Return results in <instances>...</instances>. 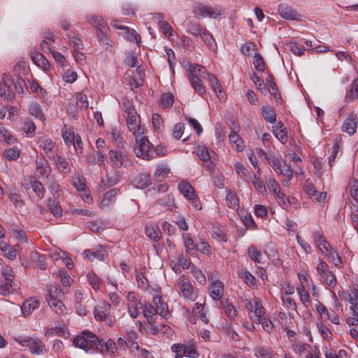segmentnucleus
<instances>
[{"mask_svg":"<svg viewBox=\"0 0 358 358\" xmlns=\"http://www.w3.org/2000/svg\"><path fill=\"white\" fill-rule=\"evenodd\" d=\"M186 26L187 31L189 34L194 36L196 38H201L211 50H217V44L213 36L200 23L189 21Z\"/></svg>","mask_w":358,"mask_h":358,"instance_id":"nucleus-1","label":"nucleus"},{"mask_svg":"<svg viewBox=\"0 0 358 358\" xmlns=\"http://www.w3.org/2000/svg\"><path fill=\"white\" fill-rule=\"evenodd\" d=\"M73 344L75 347L85 352H94L97 350L99 338L94 333L90 331H83L73 339Z\"/></svg>","mask_w":358,"mask_h":358,"instance_id":"nucleus-2","label":"nucleus"},{"mask_svg":"<svg viewBox=\"0 0 358 358\" xmlns=\"http://www.w3.org/2000/svg\"><path fill=\"white\" fill-rule=\"evenodd\" d=\"M108 155L109 159L115 168L124 167L128 169L134 165L129 153L124 149L110 150Z\"/></svg>","mask_w":358,"mask_h":358,"instance_id":"nucleus-3","label":"nucleus"},{"mask_svg":"<svg viewBox=\"0 0 358 358\" xmlns=\"http://www.w3.org/2000/svg\"><path fill=\"white\" fill-rule=\"evenodd\" d=\"M152 145L145 136L136 138L134 152L136 155L143 159L150 160L155 157Z\"/></svg>","mask_w":358,"mask_h":358,"instance_id":"nucleus-4","label":"nucleus"},{"mask_svg":"<svg viewBox=\"0 0 358 358\" xmlns=\"http://www.w3.org/2000/svg\"><path fill=\"white\" fill-rule=\"evenodd\" d=\"M127 125L135 138L140 137L144 133V129L140 124V117L134 109L127 110Z\"/></svg>","mask_w":358,"mask_h":358,"instance_id":"nucleus-5","label":"nucleus"},{"mask_svg":"<svg viewBox=\"0 0 358 358\" xmlns=\"http://www.w3.org/2000/svg\"><path fill=\"white\" fill-rule=\"evenodd\" d=\"M194 12L196 17H201L202 18L208 17L216 19L224 13V10L221 7H213L199 3L194 7Z\"/></svg>","mask_w":358,"mask_h":358,"instance_id":"nucleus-6","label":"nucleus"},{"mask_svg":"<svg viewBox=\"0 0 358 358\" xmlns=\"http://www.w3.org/2000/svg\"><path fill=\"white\" fill-rule=\"evenodd\" d=\"M24 347H27L32 354L42 355L46 352L43 341L40 338L26 337L19 341Z\"/></svg>","mask_w":358,"mask_h":358,"instance_id":"nucleus-7","label":"nucleus"},{"mask_svg":"<svg viewBox=\"0 0 358 358\" xmlns=\"http://www.w3.org/2000/svg\"><path fill=\"white\" fill-rule=\"evenodd\" d=\"M177 286L185 298L192 301L195 300L196 294L194 292L189 279L185 275H180L177 280Z\"/></svg>","mask_w":358,"mask_h":358,"instance_id":"nucleus-8","label":"nucleus"},{"mask_svg":"<svg viewBox=\"0 0 358 358\" xmlns=\"http://www.w3.org/2000/svg\"><path fill=\"white\" fill-rule=\"evenodd\" d=\"M178 189L186 199L192 201V205L196 209H201V206L196 199V196L194 194V189L188 182L182 181L180 182L178 185Z\"/></svg>","mask_w":358,"mask_h":358,"instance_id":"nucleus-9","label":"nucleus"},{"mask_svg":"<svg viewBox=\"0 0 358 358\" xmlns=\"http://www.w3.org/2000/svg\"><path fill=\"white\" fill-rule=\"evenodd\" d=\"M357 124L358 121L357 114L355 113H350L344 121L341 129L349 135H353L356 132Z\"/></svg>","mask_w":358,"mask_h":358,"instance_id":"nucleus-10","label":"nucleus"},{"mask_svg":"<svg viewBox=\"0 0 358 358\" xmlns=\"http://www.w3.org/2000/svg\"><path fill=\"white\" fill-rule=\"evenodd\" d=\"M278 11L280 15L286 20H297L301 16L295 10L285 3H280Z\"/></svg>","mask_w":358,"mask_h":358,"instance_id":"nucleus-11","label":"nucleus"},{"mask_svg":"<svg viewBox=\"0 0 358 358\" xmlns=\"http://www.w3.org/2000/svg\"><path fill=\"white\" fill-rule=\"evenodd\" d=\"M110 32L109 27L105 26L102 28L96 30V36L99 42V44L107 49L111 46L112 41L110 40L108 33Z\"/></svg>","mask_w":358,"mask_h":358,"instance_id":"nucleus-12","label":"nucleus"},{"mask_svg":"<svg viewBox=\"0 0 358 358\" xmlns=\"http://www.w3.org/2000/svg\"><path fill=\"white\" fill-rule=\"evenodd\" d=\"M110 310V305L103 302L95 307L94 310V317L100 322L106 321L108 319V315Z\"/></svg>","mask_w":358,"mask_h":358,"instance_id":"nucleus-13","label":"nucleus"},{"mask_svg":"<svg viewBox=\"0 0 358 358\" xmlns=\"http://www.w3.org/2000/svg\"><path fill=\"white\" fill-rule=\"evenodd\" d=\"M36 169L35 174L37 177L48 178L50 173L51 168L48 162L43 157L38 158L36 160Z\"/></svg>","mask_w":358,"mask_h":358,"instance_id":"nucleus-14","label":"nucleus"},{"mask_svg":"<svg viewBox=\"0 0 358 358\" xmlns=\"http://www.w3.org/2000/svg\"><path fill=\"white\" fill-rule=\"evenodd\" d=\"M87 162L92 165L98 164L99 166H105L108 164V158L101 150H96V155H87L86 156Z\"/></svg>","mask_w":358,"mask_h":358,"instance_id":"nucleus-15","label":"nucleus"},{"mask_svg":"<svg viewBox=\"0 0 358 358\" xmlns=\"http://www.w3.org/2000/svg\"><path fill=\"white\" fill-rule=\"evenodd\" d=\"M83 255L85 258L89 259H97L99 260H103L105 257L107 255L106 248L102 245H99L97 248L84 250Z\"/></svg>","mask_w":358,"mask_h":358,"instance_id":"nucleus-16","label":"nucleus"},{"mask_svg":"<svg viewBox=\"0 0 358 358\" xmlns=\"http://www.w3.org/2000/svg\"><path fill=\"white\" fill-rule=\"evenodd\" d=\"M40 146L42 148L44 154L48 158H53L56 155L57 149L56 144L50 138H44L40 141Z\"/></svg>","mask_w":358,"mask_h":358,"instance_id":"nucleus-17","label":"nucleus"},{"mask_svg":"<svg viewBox=\"0 0 358 358\" xmlns=\"http://www.w3.org/2000/svg\"><path fill=\"white\" fill-rule=\"evenodd\" d=\"M17 286L13 284L12 278H5L0 280V294L7 296L17 291Z\"/></svg>","mask_w":358,"mask_h":358,"instance_id":"nucleus-18","label":"nucleus"},{"mask_svg":"<svg viewBox=\"0 0 358 358\" xmlns=\"http://www.w3.org/2000/svg\"><path fill=\"white\" fill-rule=\"evenodd\" d=\"M119 192L117 189H112L108 191L103 197L99 207L101 209H106L109 208L116 200V196Z\"/></svg>","mask_w":358,"mask_h":358,"instance_id":"nucleus-19","label":"nucleus"},{"mask_svg":"<svg viewBox=\"0 0 358 358\" xmlns=\"http://www.w3.org/2000/svg\"><path fill=\"white\" fill-rule=\"evenodd\" d=\"M273 133L275 136L282 143L287 142V129L283 122L279 121L273 127Z\"/></svg>","mask_w":358,"mask_h":358,"instance_id":"nucleus-20","label":"nucleus"},{"mask_svg":"<svg viewBox=\"0 0 358 358\" xmlns=\"http://www.w3.org/2000/svg\"><path fill=\"white\" fill-rule=\"evenodd\" d=\"M116 343L112 340L108 339L107 341H103V340L99 339V344L97 346V351L101 353H111L113 354L115 351L117 350Z\"/></svg>","mask_w":358,"mask_h":358,"instance_id":"nucleus-21","label":"nucleus"},{"mask_svg":"<svg viewBox=\"0 0 358 358\" xmlns=\"http://www.w3.org/2000/svg\"><path fill=\"white\" fill-rule=\"evenodd\" d=\"M210 296L213 300L217 301L220 300L224 292V285L220 280H216L213 282L210 288Z\"/></svg>","mask_w":358,"mask_h":358,"instance_id":"nucleus-22","label":"nucleus"},{"mask_svg":"<svg viewBox=\"0 0 358 358\" xmlns=\"http://www.w3.org/2000/svg\"><path fill=\"white\" fill-rule=\"evenodd\" d=\"M40 302L34 298H29L24 301L21 310L24 315H29L35 309L38 308Z\"/></svg>","mask_w":358,"mask_h":358,"instance_id":"nucleus-23","label":"nucleus"},{"mask_svg":"<svg viewBox=\"0 0 358 358\" xmlns=\"http://www.w3.org/2000/svg\"><path fill=\"white\" fill-rule=\"evenodd\" d=\"M153 303L155 306L157 315L159 314L163 317H167L170 313L168 310V306L162 301L161 296H155L153 298Z\"/></svg>","mask_w":358,"mask_h":358,"instance_id":"nucleus-24","label":"nucleus"},{"mask_svg":"<svg viewBox=\"0 0 358 358\" xmlns=\"http://www.w3.org/2000/svg\"><path fill=\"white\" fill-rule=\"evenodd\" d=\"M192 87L194 89V92L199 94V95H203L206 93L205 87L201 83V77H196L192 76H187Z\"/></svg>","mask_w":358,"mask_h":358,"instance_id":"nucleus-25","label":"nucleus"},{"mask_svg":"<svg viewBox=\"0 0 358 358\" xmlns=\"http://www.w3.org/2000/svg\"><path fill=\"white\" fill-rule=\"evenodd\" d=\"M143 311L145 317H146L149 324L155 323L157 317V311L155 307L150 303L143 305Z\"/></svg>","mask_w":358,"mask_h":358,"instance_id":"nucleus-26","label":"nucleus"},{"mask_svg":"<svg viewBox=\"0 0 358 358\" xmlns=\"http://www.w3.org/2000/svg\"><path fill=\"white\" fill-rule=\"evenodd\" d=\"M229 142L233 149L241 151L244 149L245 144L243 139L234 131H231L229 135Z\"/></svg>","mask_w":358,"mask_h":358,"instance_id":"nucleus-27","label":"nucleus"},{"mask_svg":"<svg viewBox=\"0 0 358 358\" xmlns=\"http://www.w3.org/2000/svg\"><path fill=\"white\" fill-rule=\"evenodd\" d=\"M220 306L224 309V314L231 320H234L237 317V310L227 299L220 301Z\"/></svg>","mask_w":358,"mask_h":358,"instance_id":"nucleus-28","label":"nucleus"},{"mask_svg":"<svg viewBox=\"0 0 358 358\" xmlns=\"http://www.w3.org/2000/svg\"><path fill=\"white\" fill-rule=\"evenodd\" d=\"M182 240L185 251L189 255H194L196 251V245L189 234H183Z\"/></svg>","mask_w":358,"mask_h":358,"instance_id":"nucleus-29","label":"nucleus"},{"mask_svg":"<svg viewBox=\"0 0 358 358\" xmlns=\"http://www.w3.org/2000/svg\"><path fill=\"white\" fill-rule=\"evenodd\" d=\"M31 57L33 62L42 69L46 71L50 68L49 62L41 53L36 52Z\"/></svg>","mask_w":358,"mask_h":358,"instance_id":"nucleus-30","label":"nucleus"},{"mask_svg":"<svg viewBox=\"0 0 358 358\" xmlns=\"http://www.w3.org/2000/svg\"><path fill=\"white\" fill-rule=\"evenodd\" d=\"M47 301L64 298V292L55 285L48 286V294L45 296Z\"/></svg>","mask_w":358,"mask_h":358,"instance_id":"nucleus-31","label":"nucleus"},{"mask_svg":"<svg viewBox=\"0 0 358 358\" xmlns=\"http://www.w3.org/2000/svg\"><path fill=\"white\" fill-rule=\"evenodd\" d=\"M254 308L255 318L253 319V322L260 324L262 319L265 317V309L262 302L257 299L255 301Z\"/></svg>","mask_w":358,"mask_h":358,"instance_id":"nucleus-32","label":"nucleus"},{"mask_svg":"<svg viewBox=\"0 0 358 358\" xmlns=\"http://www.w3.org/2000/svg\"><path fill=\"white\" fill-rule=\"evenodd\" d=\"M206 73H209L206 68L203 66L199 64H194L193 66H189V71L187 73V76H192L196 77H201L203 80L207 79V78L204 76Z\"/></svg>","mask_w":358,"mask_h":358,"instance_id":"nucleus-33","label":"nucleus"},{"mask_svg":"<svg viewBox=\"0 0 358 358\" xmlns=\"http://www.w3.org/2000/svg\"><path fill=\"white\" fill-rule=\"evenodd\" d=\"M320 277L321 282L329 288H334L336 286V277L332 271H329L328 274H322Z\"/></svg>","mask_w":358,"mask_h":358,"instance_id":"nucleus-34","label":"nucleus"},{"mask_svg":"<svg viewBox=\"0 0 358 358\" xmlns=\"http://www.w3.org/2000/svg\"><path fill=\"white\" fill-rule=\"evenodd\" d=\"M134 182L137 187L145 188L151 184L150 176L148 173H140L134 179Z\"/></svg>","mask_w":358,"mask_h":358,"instance_id":"nucleus-35","label":"nucleus"},{"mask_svg":"<svg viewBox=\"0 0 358 358\" xmlns=\"http://www.w3.org/2000/svg\"><path fill=\"white\" fill-rule=\"evenodd\" d=\"M313 239L316 243L318 247L322 246V249L325 252H329L330 250L331 245L326 240V238L323 236V234L321 231H315L313 234Z\"/></svg>","mask_w":358,"mask_h":358,"instance_id":"nucleus-36","label":"nucleus"},{"mask_svg":"<svg viewBox=\"0 0 358 358\" xmlns=\"http://www.w3.org/2000/svg\"><path fill=\"white\" fill-rule=\"evenodd\" d=\"M255 355L257 358H273L275 352L269 347L260 346L255 348Z\"/></svg>","mask_w":358,"mask_h":358,"instance_id":"nucleus-37","label":"nucleus"},{"mask_svg":"<svg viewBox=\"0 0 358 358\" xmlns=\"http://www.w3.org/2000/svg\"><path fill=\"white\" fill-rule=\"evenodd\" d=\"M85 18L87 22L96 28V30L102 28V27L107 26V24L104 22L103 17L101 16L87 15H86Z\"/></svg>","mask_w":358,"mask_h":358,"instance_id":"nucleus-38","label":"nucleus"},{"mask_svg":"<svg viewBox=\"0 0 358 358\" xmlns=\"http://www.w3.org/2000/svg\"><path fill=\"white\" fill-rule=\"evenodd\" d=\"M0 96L2 99L12 101L15 95L11 92L10 86L6 82L0 83Z\"/></svg>","mask_w":358,"mask_h":358,"instance_id":"nucleus-39","label":"nucleus"},{"mask_svg":"<svg viewBox=\"0 0 358 358\" xmlns=\"http://www.w3.org/2000/svg\"><path fill=\"white\" fill-rule=\"evenodd\" d=\"M57 169L62 173L69 172L70 168L68 162L63 157L56 155L52 158Z\"/></svg>","mask_w":358,"mask_h":358,"instance_id":"nucleus-40","label":"nucleus"},{"mask_svg":"<svg viewBox=\"0 0 358 358\" xmlns=\"http://www.w3.org/2000/svg\"><path fill=\"white\" fill-rule=\"evenodd\" d=\"M262 114L267 122L273 124L276 122V113L273 108L262 106Z\"/></svg>","mask_w":358,"mask_h":358,"instance_id":"nucleus-41","label":"nucleus"},{"mask_svg":"<svg viewBox=\"0 0 358 358\" xmlns=\"http://www.w3.org/2000/svg\"><path fill=\"white\" fill-rule=\"evenodd\" d=\"M62 299H58L56 300L52 299L50 301H48L50 308L58 315L63 314L66 309L65 306L62 302Z\"/></svg>","mask_w":358,"mask_h":358,"instance_id":"nucleus-42","label":"nucleus"},{"mask_svg":"<svg viewBox=\"0 0 358 358\" xmlns=\"http://www.w3.org/2000/svg\"><path fill=\"white\" fill-rule=\"evenodd\" d=\"M204 76L207 78L206 80L209 82L213 90L217 94V95H218V93L220 94L222 92V88L217 77L211 73H206Z\"/></svg>","mask_w":358,"mask_h":358,"instance_id":"nucleus-43","label":"nucleus"},{"mask_svg":"<svg viewBox=\"0 0 358 358\" xmlns=\"http://www.w3.org/2000/svg\"><path fill=\"white\" fill-rule=\"evenodd\" d=\"M327 257L329 258L330 261L338 268L342 267L343 261L341 257L338 255L337 251L333 248H330L329 252H326Z\"/></svg>","mask_w":358,"mask_h":358,"instance_id":"nucleus-44","label":"nucleus"},{"mask_svg":"<svg viewBox=\"0 0 358 358\" xmlns=\"http://www.w3.org/2000/svg\"><path fill=\"white\" fill-rule=\"evenodd\" d=\"M145 234L150 238L155 241H157L161 238L159 229L153 224L146 225Z\"/></svg>","mask_w":358,"mask_h":358,"instance_id":"nucleus-45","label":"nucleus"},{"mask_svg":"<svg viewBox=\"0 0 358 358\" xmlns=\"http://www.w3.org/2000/svg\"><path fill=\"white\" fill-rule=\"evenodd\" d=\"M48 206L51 213L56 217H59L62 215V210L58 202L51 199H48Z\"/></svg>","mask_w":358,"mask_h":358,"instance_id":"nucleus-46","label":"nucleus"},{"mask_svg":"<svg viewBox=\"0 0 358 358\" xmlns=\"http://www.w3.org/2000/svg\"><path fill=\"white\" fill-rule=\"evenodd\" d=\"M29 113L31 115L38 118V120L43 121L45 120V115H43L41 107L38 103H32L29 106Z\"/></svg>","mask_w":358,"mask_h":358,"instance_id":"nucleus-47","label":"nucleus"},{"mask_svg":"<svg viewBox=\"0 0 358 358\" xmlns=\"http://www.w3.org/2000/svg\"><path fill=\"white\" fill-rule=\"evenodd\" d=\"M248 257L257 263H261L262 254L256 246L251 245L248 250Z\"/></svg>","mask_w":358,"mask_h":358,"instance_id":"nucleus-48","label":"nucleus"},{"mask_svg":"<svg viewBox=\"0 0 358 358\" xmlns=\"http://www.w3.org/2000/svg\"><path fill=\"white\" fill-rule=\"evenodd\" d=\"M226 201L227 206L229 207L230 208L235 210L238 209L239 207L238 198L234 193L231 192H228V194H227Z\"/></svg>","mask_w":358,"mask_h":358,"instance_id":"nucleus-49","label":"nucleus"},{"mask_svg":"<svg viewBox=\"0 0 358 358\" xmlns=\"http://www.w3.org/2000/svg\"><path fill=\"white\" fill-rule=\"evenodd\" d=\"M268 92L270 93L271 96L275 99V102L278 104H281L282 103V96L280 92L278 91V86L275 83H270V85L268 86Z\"/></svg>","mask_w":358,"mask_h":358,"instance_id":"nucleus-50","label":"nucleus"},{"mask_svg":"<svg viewBox=\"0 0 358 358\" xmlns=\"http://www.w3.org/2000/svg\"><path fill=\"white\" fill-rule=\"evenodd\" d=\"M87 278L91 287L94 290L99 289L102 282L94 272H89L87 275Z\"/></svg>","mask_w":358,"mask_h":358,"instance_id":"nucleus-51","label":"nucleus"},{"mask_svg":"<svg viewBox=\"0 0 358 358\" xmlns=\"http://www.w3.org/2000/svg\"><path fill=\"white\" fill-rule=\"evenodd\" d=\"M252 80L255 85L257 86L258 91H259L264 95H266L268 94V87L266 85H265L262 79L254 73Z\"/></svg>","mask_w":358,"mask_h":358,"instance_id":"nucleus-52","label":"nucleus"},{"mask_svg":"<svg viewBox=\"0 0 358 358\" xmlns=\"http://www.w3.org/2000/svg\"><path fill=\"white\" fill-rule=\"evenodd\" d=\"M173 95L171 93H165L162 94L159 101V104L164 108H171L173 106Z\"/></svg>","mask_w":358,"mask_h":358,"instance_id":"nucleus-53","label":"nucleus"},{"mask_svg":"<svg viewBox=\"0 0 358 358\" xmlns=\"http://www.w3.org/2000/svg\"><path fill=\"white\" fill-rule=\"evenodd\" d=\"M77 106L80 110H85L88 108L89 102L87 100V96L83 93H78L76 95Z\"/></svg>","mask_w":358,"mask_h":358,"instance_id":"nucleus-54","label":"nucleus"},{"mask_svg":"<svg viewBox=\"0 0 358 358\" xmlns=\"http://www.w3.org/2000/svg\"><path fill=\"white\" fill-rule=\"evenodd\" d=\"M266 161L276 173H278L283 165V162H281L280 159L274 155H271L268 157H266Z\"/></svg>","mask_w":358,"mask_h":358,"instance_id":"nucleus-55","label":"nucleus"},{"mask_svg":"<svg viewBox=\"0 0 358 358\" xmlns=\"http://www.w3.org/2000/svg\"><path fill=\"white\" fill-rule=\"evenodd\" d=\"M31 187L35 194L40 198L42 199L44 195L45 190L42 185V183L39 181H32L31 182Z\"/></svg>","mask_w":358,"mask_h":358,"instance_id":"nucleus-56","label":"nucleus"},{"mask_svg":"<svg viewBox=\"0 0 358 358\" xmlns=\"http://www.w3.org/2000/svg\"><path fill=\"white\" fill-rule=\"evenodd\" d=\"M287 49L296 55H301L306 49L296 42H290L287 45Z\"/></svg>","mask_w":358,"mask_h":358,"instance_id":"nucleus-57","label":"nucleus"},{"mask_svg":"<svg viewBox=\"0 0 358 358\" xmlns=\"http://www.w3.org/2000/svg\"><path fill=\"white\" fill-rule=\"evenodd\" d=\"M169 172V168L163 166H159L155 172L154 177L157 181H162Z\"/></svg>","mask_w":358,"mask_h":358,"instance_id":"nucleus-58","label":"nucleus"},{"mask_svg":"<svg viewBox=\"0 0 358 358\" xmlns=\"http://www.w3.org/2000/svg\"><path fill=\"white\" fill-rule=\"evenodd\" d=\"M73 185L78 192L85 191V178L80 175L75 176Z\"/></svg>","mask_w":358,"mask_h":358,"instance_id":"nucleus-59","label":"nucleus"},{"mask_svg":"<svg viewBox=\"0 0 358 358\" xmlns=\"http://www.w3.org/2000/svg\"><path fill=\"white\" fill-rule=\"evenodd\" d=\"M69 45L72 46L74 50H82L84 45L82 43L81 38L76 36L75 35H69Z\"/></svg>","mask_w":358,"mask_h":358,"instance_id":"nucleus-60","label":"nucleus"},{"mask_svg":"<svg viewBox=\"0 0 358 358\" xmlns=\"http://www.w3.org/2000/svg\"><path fill=\"white\" fill-rule=\"evenodd\" d=\"M183 355L185 357H187L189 358H198L199 356V353L194 346L185 345Z\"/></svg>","mask_w":358,"mask_h":358,"instance_id":"nucleus-61","label":"nucleus"},{"mask_svg":"<svg viewBox=\"0 0 358 358\" xmlns=\"http://www.w3.org/2000/svg\"><path fill=\"white\" fill-rule=\"evenodd\" d=\"M22 129L27 134V135L32 136L36 131V125L31 120H25L23 122Z\"/></svg>","mask_w":358,"mask_h":358,"instance_id":"nucleus-62","label":"nucleus"},{"mask_svg":"<svg viewBox=\"0 0 358 358\" xmlns=\"http://www.w3.org/2000/svg\"><path fill=\"white\" fill-rule=\"evenodd\" d=\"M32 259L40 269L44 270L46 268V262L45 256L39 255L38 253H34L32 255Z\"/></svg>","mask_w":358,"mask_h":358,"instance_id":"nucleus-63","label":"nucleus"},{"mask_svg":"<svg viewBox=\"0 0 358 358\" xmlns=\"http://www.w3.org/2000/svg\"><path fill=\"white\" fill-rule=\"evenodd\" d=\"M197 155L203 162H208L210 159V153L205 146H199L196 150Z\"/></svg>","mask_w":358,"mask_h":358,"instance_id":"nucleus-64","label":"nucleus"}]
</instances>
